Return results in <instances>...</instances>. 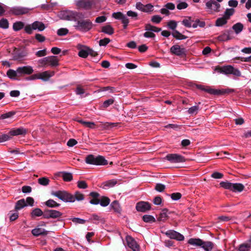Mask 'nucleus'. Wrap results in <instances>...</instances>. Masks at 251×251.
<instances>
[{"label": "nucleus", "instance_id": "f257e3e1", "mask_svg": "<svg viewBox=\"0 0 251 251\" xmlns=\"http://www.w3.org/2000/svg\"><path fill=\"white\" fill-rule=\"evenodd\" d=\"M80 13L70 10H64L60 12L59 17L61 19L67 21L77 22L74 25L75 28L82 32H87L93 27V23L90 20H80Z\"/></svg>", "mask_w": 251, "mask_h": 251}, {"label": "nucleus", "instance_id": "f03ea898", "mask_svg": "<svg viewBox=\"0 0 251 251\" xmlns=\"http://www.w3.org/2000/svg\"><path fill=\"white\" fill-rule=\"evenodd\" d=\"M27 132V129L20 127L12 129L8 134L0 133V143L9 140L12 136L17 135H25Z\"/></svg>", "mask_w": 251, "mask_h": 251}, {"label": "nucleus", "instance_id": "7ed1b4c3", "mask_svg": "<svg viewBox=\"0 0 251 251\" xmlns=\"http://www.w3.org/2000/svg\"><path fill=\"white\" fill-rule=\"evenodd\" d=\"M196 87L198 89L206 92L210 94L220 96L226 94H229L233 92V90L230 89H214L210 88L209 86H205L204 85L196 84Z\"/></svg>", "mask_w": 251, "mask_h": 251}, {"label": "nucleus", "instance_id": "20e7f679", "mask_svg": "<svg viewBox=\"0 0 251 251\" xmlns=\"http://www.w3.org/2000/svg\"><path fill=\"white\" fill-rule=\"evenodd\" d=\"M85 161L87 164L97 166L108 164V161L104 157L100 155L95 156L93 154H89L86 157Z\"/></svg>", "mask_w": 251, "mask_h": 251}, {"label": "nucleus", "instance_id": "39448f33", "mask_svg": "<svg viewBox=\"0 0 251 251\" xmlns=\"http://www.w3.org/2000/svg\"><path fill=\"white\" fill-rule=\"evenodd\" d=\"M188 243L195 246L202 248L205 251H211L213 248L214 244L210 241L204 242L199 238H190Z\"/></svg>", "mask_w": 251, "mask_h": 251}, {"label": "nucleus", "instance_id": "423d86ee", "mask_svg": "<svg viewBox=\"0 0 251 251\" xmlns=\"http://www.w3.org/2000/svg\"><path fill=\"white\" fill-rule=\"evenodd\" d=\"M220 185L226 189H228L233 192H241L245 188V186L242 183H233L228 181H222L220 183Z\"/></svg>", "mask_w": 251, "mask_h": 251}, {"label": "nucleus", "instance_id": "0eeeda50", "mask_svg": "<svg viewBox=\"0 0 251 251\" xmlns=\"http://www.w3.org/2000/svg\"><path fill=\"white\" fill-rule=\"evenodd\" d=\"M219 72L226 75L233 74L235 76H239L241 73L239 70L234 68L231 65L225 66L217 69Z\"/></svg>", "mask_w": 251, "mask_h": 251}, {"label": "nucleus", "instance_id": "6e6552de", "mask_svg": "<svg viewBox=\"0 0 251 251\" xmlns=\"http://www.w3.org/2000/svg\"><path fill=\"white\" fill-rule=\"evenodd\" d=\"M29 9L26 7L21 6H15L12 7L9 10L10 13L14 15L18 16L27 13Z\"/></svg>", "mask_w": 251, "mask_h": 251}, {"label": "nucleus", "instance_id": "1a4fd4ad", "mask_svg": "<svg viewBox=\"0 0 251 251\" xmlns=\"http://www.w3.org/2000/svg\"><path fill=\"white\" fill-rule=\"evenodd\" d=\"M27 55V52L25 50L15 49L12 53L13 60L22 61Z\"/></svg>", "mask_w": 251, "mask_h": 251}, {"label": "nucleus", "instance_id": "9d476101", "mask_svg": "<svg viewBox=\"0 0 251 251\" xmlns=\"http://www.w3.org/2000/svg\"><path fill=\"white\" fill-rule=\"evenodd\" d=\"M166 158L171 163H180L185 161V158L178 154H169Z\"/></svg>", "mask_w": 251, "mask_h": 251}, {"label": "nucleus", "instance_id": "9b49d317", "mask_svg": "<svg viewBox=\"0 0 251 251\" xmlns=\"http://www.w3.org/2000/svg\"><path fill=\"white\" fill-rule=\"evenodd\" d=\"M136 209L138 212H146L151 210V205L149 202L141 201L137 203Z\"/></svg>", "mask_w": 251, "mask_h": 251}, {"label": "nucleus", "instance_id": "f8f14e48", "mask_svg": "<svg viewBox=\"0 0 251 251\" xmlns=\"http://www.w3.org/2000/svg\"><path fill=\"white\" fill-rule=\"evenodd\" d=\"M165 234L171 239H176L177 241H183L184 239L183 235L174 230L167 231Z\"/></svg>", "mask_w": 251, "mask_h": 251}, {"label": "nucleus", "instance_id": "ddd939ff", "mask_svg": "<svg viewBox=\"0 0 251 251\" xmlns=\"http://www.w3.org/2000/svg\"><path fill=\"white\" fill-rule=\"evenodd\" d=\"M170 52L177 56H182L186 54V50L185 48H180L178 45H175L171 48Z\"/></svg>", "mask_w": 251, "mask_h": 251}, {"label": "nucleus", "instance_id": "4468645a", "mask_svg": "<svg viewBox=\"0 0 251 251\" xmlns=\"http://www.w3.org/2000/svg\"><path fill=\"white\" fill-rule=\"evenodd\" d=\"M17 72L20 77L25 75H31L33 72L32 67L30 66L20 67L17 68Z\"/></svg>", "mask_w": 251, "mask_h": 251}, {"label": "nucleus", "instance_id": "2eb2a0df", "mask_svg": "<svg viewBox=\"0 0 251 251\" xmlns=\"http://www.w3.org/2000/svg\"><path fill=\"white\" fill-rule=\"evenodd\" d=\"M126 241L127 246L132 249L133 251H140L139 246L132 237L127 236L126 237Z\"/></svg>", "mask_w": 251, "mask_h": 251}, {"label": "nucleus", "instance_id": "dca6fc26", "mask_svg": "<svg viewBox=\"0 0 251 251\" xmlns=\"http://www.w3.org/2000/svg\"><path fill=\"white\" fill-rule=\"evenodd\" d=\"M48 233V231L45 230L44 228L39 227H37L31 230V233L35 237L46 236Z\"/></svg>", "mask_w": 251, "mask_h": 251}, {"label": "nucleus", "instance_id": "f3484780", "mask_svg": "<svg viewBox=\"0 0 251 251\" xmlns=\"http://www.w3.org/2000/svg\"><path fill=\"white\" fill-rule=\"evenodd\" d=\"M232 33V31L230 30H226L224 33L221 35H219L217 37V39L219 41H226L231 40L232 37L230 36V33Z\"/></svg>", "mask_w": 251, "mask_h": 251}, {"label": "nucleus", "instance_id": "a211bd4d", "mask_svg": "<svg viewBox=\"0 0 251 251\" xmlns=\"http://www.w3.org/2000/svg\"><path fill=\"white\" fill-rule=\"evenodd\" d=\"M206 6L208 9H211L214 11H219L220 4L215 0H210L206 3Z\"/></svg>", "mask_w": 251, "mask_h": 251}, {"label": "nucleus", "instance_id": "6ab92c4d", "mask_svg": "<svg viewBox=\"0 0 251 251\" xmlns=\"http://www.w3.org/2000/svg\"><path fill=\"white\" fill-rule=\"evenodd\" d=\"M54 75V71H46L42 73H39L40 79L44 80L47 81L50 77Z\"/></svg>", "mask_w": 251, "mask_h": 251}, {"label": "nucleus", "instance_id": "aec40b11", "mask_svg": "<svg viewBox=\"0 0 251 251\" xmlns=\"http://www.w3.org/2000/svg\"><path fill=\"white\" fill-rule=\"evenodd\" d=\"M89 196L92 198L90 201V203L92 204L97 205L100 203V195L96 192H92L89 194Z\"/></svg>", "mask_w": 251, "mask_h": 251}, {"label": "nucleus", "instance_id": "412c9836", "mask_svg": "<svg viewBox=\"0 0 251 251\" xmlns=\"http://www.w3.org/2000/svg\"><path fill=\"white\" fill-rule=\"evenodd\" d=\"M6 75L7 76L11 79L18 80L20 79L19 73L17 72V69L16 71L12 69L8 70L6 73Z\"/></svg>", "mask_w": 251, "mask_h": 251}, {"label": "nucleus", "instance_id": "4be33fe9", "mask_svg": "<svg viewBox=\"0 0 251 251\" xmlns=\"http://www.w3.org/2000/svg\"><path fill=\"white\" fill-rule=\"evenodd\" d=\"M77 6L86 9H90L92 6V2L88 0H79L77 2Z\"/></svg>", "mask_w": 251, "mask_h": 251}, {"label": "nucleus", "instance_id": "5701e85b", "mask_svg": "<svg viewBox=\"0 0 251 251\" xmlns=\"http://www.w3.org/2000/svg\"><path fill=\"white\" fill-rule=\"evenodd\" d=\"M48 65L51 67H56L59 65L58 59L56 56H47Z\"/></svg>", "mask_w": 251, "mask_h": 251}, {"label": "nucleus", "instance_id": "b1692460", "mask_svg": "<svg viewBox=\"0 0 251 251\" xmlns=\"http://www.w3.org/2000/svg\"><path fill=\"white\" fill-rule=\"evenodd\" d=\"M32 24V28H33L34 30L37 29L39 31H42L44 30L46 28L45 24L41 22L35 21Z\"/></svg>", "mask_w": 251, "mask_h": 251}, {"label": "nucleus", "instance_id": "393cba45", "mask_svg": "<svg viewBox=\"0 0 251 251\" xmlns=\"http://www.w3.org/2000/svg\"><path fill=\"white\" fill-rule=\"evenodd\" d=\"M27 206L25 201L24 199H21L16 202L15 206V210L16 211L19 210L25 206Z\"/></svg>", "mask_w": 251, "mask_h": 251}, {"label": "nucleus", "instance_id": "a878e982", "mask_svg": "<svg viewBox=\"0 0 251 251\" xmlns=\"http://www.w3.org/2000/svg\"><path fill=\"white\" fill-rule=\"evenodd\" d=\"M101 32L108 35H112L114 32V28L109 25L103 26L101 27Z\"/></svg>", "mask_w": 251, "mask_h": 251}, {"label": "nucleus", "instance_id": "bb28decb", "mask_svg": "<svg viewBox=\"0 0 251 251\" xmlns=\"http://www.w3.org/2000/svg\"><path fill=\"white\" fill-rule=\"evenodd\" d=\"M43 211L39 208H35L32 210L30 213V216L34 219L36 217H40L43 214Z\"/></svg>", "mask_w": 251, "mask_h": 251}, {"label": "nucleus", "instance_id": "cd10ccee", "mask_svg": "<svg viewBox=\"0 0 251 251\" xmlns=\"http://www.w3.org/2000/svg\"><path fill=\"white\" fill-rule=\"evenodd\" d=\"M66 191H52L51 192V194L52 196L57 197L58 199L61 200V201H63L64 199L65 195L66 193Z\"/></svg>", "mask_w": 251, "mask_h": 251}, {"label": "nucleus", "instance_id": "c85d7f7f", "mask_svg": "<svg viewBox=\"0 0 251 251\" xmlns=\"http://www.w3.org/2000/svg\"><path fill=\"white\" fill-rule=\"evenodd\" d=\"M116 183L117 182L115 180H109L102 183L100 187L102 189H106L107 188L114 186Z\"/></svg>", "mask_w": 251, "mask_h": 251}, {"label": "nucleus", "instance_id": "c756f323", "mask_svg": "<svg viewBox=\"0 0 251 251\" xmlns=\"http://www.w3.org/2000/svg\"><path fill=\"white\" fill-rule=\"evenodd\" d=\"M244 25L241 23H237L235 24H234L232 27V28L236 34H238L240 33L243 29Z\"/></svg>", "mask_w": 251, "mask_h": 251}, {"label": "nucleus", "instance_id": "7c9ffc66", "mask_svg": "<svg viewBox=\"0 0 251 251\" xmlns=\"http://www.w3.org/2000/svg\"><path fill=\"white\" fill-rule=\"evenodd\" d=\"M145 29L147 31H151L155 32H158L161 30V28L148 24L145 25Z\"/></svg>", "mask_w": 251, "mask_h": 251}, {"label": "nucleus", "instance_id": "2f4dec72", "mask_svg": "<svg viewBox=\"0 0 251 251\" xmlns=\"http://www.w3.org/2000/svg\"><path fill=\"white\" fill-rule=\"evenodd\" d=\"M45 204L47 206H48L49 207H51V208L57 207H59L60 205L59 203H57L55 201H54V200H53L52 199H50V200H48L47 201H46L45 202Z\"/></svg>", "mask_w": 251, "mask_h": 251}, {"label": "nucleus", "instance_id": "473e14b6", "mask_svg": "<svg viewBox=\"0 0 251 251\" xmlns=\"http://www.w3.org/2000/svg\"><path fill=\"white\" fill-rule=\"evenodd\" d=\"M172 35L174 38H175L177 40L185 39L187 38V36L182 34L181 33H180L178 31L176 30H174L172 32Z\"/></svg>", "mask_w": 251, "mask_h": 251}, {"label": "nucleus", "instance_id": "72a5a7b5", "mask_svg": "<svg viewBox=\"0 0 251 251\" xmlns=\"http://www.w3.org/2000/svg\"><path fill=\"white\" fill-rule=\"evenodd\" d=\"M168 210L167 208H164L162 210V212L159 214V216L157 219L159 221H165L168 218L167 214Z\"/></svg>", "mask_w": 251, "mask_h": 251}, {"label": "nucleus", "instance_id": "f704fd0d", "mask_svg": "<svg viewBox=\"0 0 251 251\" xmlns=\"http://www.w3.org/2000/svg\"><path fill=\"white\" fill-rule=\"evenodd\" d=\"M251 249V243H244L239 246V251H249Z\"/></svg>", "mask_w": 251, "mask_h": 251}, {"label": "nucleus", "instance_id": "c9c22d12", "mask_svg": "<svg viewBox=\"0 0 251 251\" xmlns=\"http://www.w3.org/2000/svg\"><path fill=\"white\" fill-rule=\"evenodd\" d=\"M227 20L224 16L219 18L216 21L215 25L217 26H222L227 23Z\"/></svg>", "mask_w": 251, "mask_h": 251}, {"label": "nucleus", "instance_id": "e433bc0d", "mask_svg": "<svg viewBox=\"0 0 251 251\" xmlns=\"http://www.w3.org/2000/svg\"><path fill=\"white\" fill-rule=\"evenodd\" d=\"M111 206L115 212L120 213L121 212V207L120 205L119 202L117 201H113L111 204Z\"/></svg>", "mask_w": 251, "mask_h": 251}, {"label": "nucleus", "instance_id": "4c0bfd02", "mask_svg": "<svg viewBox=\"0 0 251 251\" xmlns=\"http://www.w3.org/2000/svg\"><path fill=\"white\" fill-rule=\"evenodd\" d=\"M78 55L80 57L86 58L88 56V47L84 46L83 49L79 50Z\"/></svg>", "mask_w": 251, "mask_h": 251}, {"label": "nucleus", "instance_id": "58836bf2", "mask_svg": "<svg viewBox=\"0 0 251 251\" xmlns=\"http://www.w3.org/2000/svg\"><path fill=\"white\" fill-rule=\"evenodd\" d=\"M110 202V200L109 198L105 196H102L100 199V204L103 207L107 206Z\"/></svg>", "mask_w": 251, "mask_h": 251}, {"label": "nucleus", "instance_id": "ea45409f", "mask_svg": "<svg viewBox=\"0 0 251 251\" xmlns=\"http://www.w3.org/2000/svg\"><path fill=\"white\" fill-rule=\"evenodd\" d=\"M63 201L66 202H73L75 201L74 196L67 191Z\"/></svg>", "mask_w": 251, "mask_h": 251}, {"label": "nucleus", "instance_id": "a19ab883", "mask_svg": "<svg viewBox=\"0 0 251 251\" xmlns=\"http://www.w3.org/2000/svg\"><path fill=\"white\" fill-rule=\"evenodd\" d=\"M194 22L191 17H187L182 21V24L187 27H191L192 26V23Z\"/></svg>", "mask_w": 251, "mask_h": 251}, {"label": "nucleus", "instance_id": "79ce46f5", "mask_svg": "<svg viewBox=\"0 0 251 251\" xmlns=\"http://www.w3.org/2000/svg\"><path fill=\"white\" fill-rule=\"evenodd\" d=\"M142 220L144 222L148 223H152L155 222V219L153 216L150 215H145L142 217Z\"/></svg>", "mask_w": 251, "mask_h": 251}, {"label": "nucleus", "instance_id": "37998d69", "mask_svg": "<svg viewBox=\"0 0 251 251\" xmlns=\"http://www.w3.org/2000/svg\"><path fill=\"white\" fill-rule=\"evenodd\" d=\"M24 27V24L22 22H16L13 25V30L15 31L22 29Z\"/></svg>", "mask_w": 251, "mask_h": 251}, {"label": "nucleus", "instance_id": "c03bdc74", "mask_svg": "<svg viewBox=\"0 0 251 251\" xmlns=\"http://www.w3.org/2000/svg\"><path fill=\"white\" fill-rule=\"evenodd\" d=\"M63 179L65 181H70L73 179V175L70 173L68 172H63L62 173V176Z\"/></svg>", "mask_w": 251, "mask_h": 251}, {"label": "nucleus", "instance_id": "a18cd8bd", "mask_svg": "<svg viewBox=\"0 0 251 251\" xmlns=\"http://www.w3.org/2000/svg\"><path fill=\"white\" fill-rule=\"evenodd\" d=\"M50 181V179L46 177H40L38 179V182L43 186H47L49 184Z\"/></svg>", "mask_w": 251, "mask_h": 251}, {"label": "nucleus", "instance_id": "49530a36", "mask_svg": "<svg viewBox=\"0 0 251 251\" xmlns=\"http://www.w3.org/2000/svg\"><path fill=\"white\" fill-rule=\"evenodd\" d=\"M50 214L51 215H50V217L52 219L60 217L62 215V213L60 211L52 209H50Z\"/></svg>", "mask_w": 251, "mask_h": 251}, {"label": "nucleus", "instance_id": "de8ad7c7", "mask_svg": "<svg viewBox=\"0 0 251 251\" xmlns=\"http://www.w3.org/2000/svg\"><path fill=\"white\" fill-rule=\"evenodd\" d=\"M234 11L235 10L233 8L226 9L225 12V15L224 16L227 20H229L230 17L234 14Z\"/></svg>", "mask_w": 251, "mask_h": 251}, {"label": "nucleus", "instance_id": "09e8293b", "mask_svg": "<svg viewBox=\"0 0 251 251\" xmlns=\"http://www.w3.org/2000/svg\"><path fill=\"white\" fill-rule=\"evenodd\" d=\"M9 27V23L7 19L2 18L0 20V27L3 29H7Z\"/></svg>", "mask_w": 251, "mask_h": 251}, {"label": "nucleus", "instance_id": "8fccbe9b", "mask_svg": "<svg viewBox=\"0 0 251 251\" xmlns=\"http://www.w3.org/2000/svg\"><path fill=\"white\" fill-rule=\"evenodd\" d=\"M118 124V123L106 122L103 124V127L106 129H110L114 127L117 126Z\"/></svg>", "mask_w": 251, "mask_h": 251}, {"label": "nucleus", "instance_id": "3c124183", "mask_svg": "<svg viewBox=\"0 0 251 251\" xmlns=\"http://www.w3.org/2000/svg\"><path fill=\"white\" fill-rule=\"evenodd\" d=\"M15 113L16 112L15 111H9L7 113L3 114L0 116V120L11 118L13 116Z\"/></svg>", "mask_w": 251, "mask_h": 251}, {"label": "nucleus", "instance_id": "603ef678", "mask_svg": "<svg viewBox=\"0 0 251 251\" xmlns=\"http://www.w3.org/2000/svg\"><path fill=\"white\" fill-rule=\"evenodd\" d=\"M74 196L75 198V201L77 200L78 201H80L83 200L84 199V195L78 191L75 192Z\"/></svg>", "mask_w": 251, "mask_h": 251}, {"label": "nucleus", "instance_id": "864d4df0", "mask_svg": "<svg viewBox=\"0 0 251 251\" xmlns=\"http://www.w3.org/2000/svg\"><path fill=\"white\" fill-rule=\"evenodd\" d=\"M162 18L159 15H155L151 17V21L155 24H159L162 21Z\"/></svg>", "mask_w": 251, "mask_h": 251}, {"label": "nucleus", "instance_id": "5fc2aeb1", "mask_svg": "<svg viewBox=\"0 0 251 251\" xmlns=\"http://www.w3.org/2000/svg\"><path fill=\"white\" fill-rule=\"evenodd\" d=\"M69 32L68 29L66 28H61L58 29L57 34L59 36H64L66 35Z\"/></svg>", "mask_w": 251, "mask_h": 251}, {"label": "nucleus", "instance_id": "6e6d98bb", "mask_svg": "<svg viewBox=\"0 0 251 251\" xmlns=\"http://www.w3.org/2000/svg\"><path fill=\"white\" fill-rule=\"evenodd\" d=\"M166 186L165 185L161 183H157L155 187V190L158 192H162L165 189Z\"/></svg>", "mask_w": 251, "mask_h": 251}, {"label": "nucleus", "instance_id": "4d7b16f0", "mask_svg": "<svg viewBox=\"0 0 251 251\" xmlns=\"http://www.w3.org/2000/svg\"><path fill=\"white\" fill-rule=\"evenodd\" d=\"M170 196L173 200L177 201L181 198L182 195L180 193L176 192L172 193L171 195H170Z\"/></svg>", "mask_w": 251, "mask_h": 251}, {"label": "nucleus", "instance_id": "13d9d810", "mask_svg": "<svg viewBox=\"0 0 251 251\" xmlns=\"http://www.w3.org/2000/svg\"><path fill=\"white\" fill-rule=\"evenodd\" d=\"M77 187L80 189H86L88 187V185L86 181L84 180H79L77 182Z\"/></svg>", "mask_w": 251, "mask_h": 251}, {"label": "nucleus", "instance_id": "bf43d9fd", "mask_svg": "<svg viewBox=\"0 0 251 251\" xmlns=\"http://www.w3.org/2000/svg\"><path fill=\"white\" fill-rule=\"evenodd\" d=\"M70 220L74 223L79 224H84L86 221L84 219H80L79 218H72Z\"/></svg>", "mask_w": 251, "mask_h": 251}, {"label": "nucleus", "instance_id": "052dcab7", "mask_svg": "<svg viewBox=\"0 0 251 251\" xmlns=\"http://www.w3.org/2000/svg\"><path fill=\"white\" fill-rule=\"evenodd\" d=\"M114 100L112 99L105 100L102 104V107L106 108L114 103Z\"/></svg>", "mask_w": 251, "mask_h": 251}, {"label": "nucleus", "instance_id": "680f3d73", "mask_svg": "<svg viewBox=\"0 0 251 251\" xmlns=\"http://www.w3.org/2000/svg\"><path fill=\"white\" fill-rule=\"evenodd\" d=\"M199 110V106H194L190 107L188 110V112L190 114H196L198 113Z\"/></svg>", "mask_w": 251, "mask_h": 251}, {"label": "nucleus", "instance_id": "e2e57ef3", "mask_svg": "<svg viewBox=\"0 0 251 251\" xmlns=\"http://www.w3.org/2000/svg\"><path fill=\"white\" fill-rule=\"evenodd\" d=\"M110 42V40L109 38H104L99 41V45L100 46H106Z\"/></svg>", "mask_w": 251, "mask_h": 251}, {"label": "nucleus", "instance_id": "0e129e2a", "mask_svg": "<svg viewBox=\"0 0 251 251\" xmlns=\"http://www.w3.org/2000/svg\"><path fill=\"white\" fill-rule=\"evenodd\" d=\"M35 38L39 42L42 43L46 40V37L39 33H36L35 35Z\"/></svg>", "mask_w": 251, "mask_h": 251}, {"label": "nucleus", "instance_id": "69168bd1", "mask_svg": "<svg viewBox=\"0 0 251 251\" xmlns=\"http://www.w3.org/2000/svg\"><path fill=\"white\" fill-rule=\"evenodd\" d=\"M167 25L170 29L174 31L177 26V23L175 21H170L168 23Z\"/></svg>", "mask_w": 251, "mask_h": 251}, {"label": "nucleus", "instance_id": "338daca9", "mask_svg": "<svg viewBox=\"0 0 251 251\" xmlns=\"http://www.w3.org/2000/svg\"><path fill=\"white\" fill-rule=\"evenodd\" d=\"M224 176V175L222 173L215 172L213 173L211 175V177L215 179H220L222 178Z\"/></svg>", "mask_w": 251, "mask_h": 251}, {"label": "nucleus", "instance_id": "774afa93", "mask_svg": "<svg viewBox=\"0 0 251 251\" xmlns=\"http://www.w3.org/2000/svg\"><path fill=\"white\" fill-rule=\"evenodd\" d=\"M124 14L121 12H114L112 14V17L117 20H121Z\"/></svg>", "mask_w": 251, "mask_h": 251}]
</instances>
